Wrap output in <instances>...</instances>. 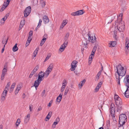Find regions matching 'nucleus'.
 <instances>
[{
    "label": "nucleus",
    "mask_w": 129,
    "mask_h": 129,
    "mask_svg": "<svg viewBox=\"0 0 129 129\" xmlns=\"http://www.w3.org/2000/svg\"><path fill=\"white\" fill-rule=\"evenodd\" d=\"M47 39L45 38H43L41 40L40 43V46H42L45 42Z\"/></svg>",
    "instance_id": "393cba45"
},
{
    "label": "nucleus",
    "mask_w": 129,
    "mask_h": 129,
    "mask_svg": "<svg viewBox=\"0 0 129 129\" xmlns=\"http://www.w3.org/2000/svg\"><path fill=\"white\" fill-rule=\"evenodd\" d=\"M6 68L7 67L6 66V65H5L4 66L3 69V70L2 72V75H3H3L5 76L6 75L7 71V69Z\"/></svg>",
    "instance_id": "6ab92c4d"
},
{
    "label": "nucleus",
    "mask_w": 129,
    "mask_h": 129,
    "mask_svg": "<svg viewBox=\"0 0 129 129\" xmlns=\"http://www.w3.org/2000/svg\"><path fill=\"white\" fill-rule=\"evenodd\" d=\"M129 44V41L128 38L127 37L125 39V44Z\"/></svg>",
    "instance_id": "37998d69"
},
{
    "label": "nucleus",
    "mask_w": 129,
    "mask_h": 129,
    "mask_svg": "<svg viewBox=\"0 0 129 129\" xmlns=\"http://www.w3.org/2000/svg\"><path fill=\"white\" fill-rule=\"evenodd\" d=\"M102 84V82H100L97 85V86L98 87H99L100 88L101 87V85Z\"/></svg>",
    "instance_id": "5fc2aeb1"
},
{
    "label": "nucleus",
    "mask_w": 129,
    "mask_h": 129,
    "mask_svg": "<svg viewBox=\"0 0 129 129\" xmlns=\"http://www.w3.org/2000/svg\"><path fill=\"white\" fill-rule=\"evenodd\" d=\"M45 75L44 73L43 72H41L38 74V77L37 79L41 81H42V78L44 77Z\"/></svg>",
    "instance_id": "9d476101"
},
{
    "label": "nucleus",
    "mask_w": 129,
    "mask_h": 129,
    "mask_svg": "<svg viewBox=\"0 0 129 129\" xmlns=\"http://www.w3.org/2000/svg\"><path fill=\"white\" fill-rule=\"evenodd\" d=\"M10 82H8L7 83L6 85V86L5 88V89L6 90L8 91V88L10 86Z\"/></svg>",
    "instance_id": "72a5a7b5"
},
{
    "label": "nucleus",
    "mask_w": 129,
    "mask_h": 129,
    "mask_svg": "<svg viewBox=\"0 0 129 129\" xmlns=\"http://www.w3.org/2000/svg\"><path fill=\"white\" fill-rule=\"evenodd\" d=\"M97 49V47L96 46H94L92 49V51H93L95 52V51L96 49Z\"/></svg>",
    "instance_id": "bf43d9fd"
},
{
    "label": "nucleus",
    "mask_w": 129,
    "mask_h": 129,
    "mask_svg": "<svg viewBox=\"0 0 129 129\" xmlns=\"http://www.w3.org/2000/svg\"><path fill=\"white\" fill-rule=\"evenodd\" d=\"M52 113V112L50 111L49 112L48 114L47 115V116L46 117V118L48 120L51 117Z\"/></svg>",
    "instance_id": "a878e982"
},
{
    "label": "nucleus",
    "mask_w": 129,
    "mask_h": 129,
    "mask_svg": "<svg viewBox=\"0 0 129 129\" xmlns=\"http://www.w3.org/2000/svg\"><path fill=\"white\" fill-rule=\"evenodd\" d=\"M33 31L32 30H30L29 32V36L31 37L33 35Z\"/></svg>",
    "instance_id": "864d4df0"
},
{
    "label": "nucleus",
    "mask_w": 129,
    "mask_h": 129,
    "mask_svg": "<svg viewBox=\"0 0 129 129\" xmlns=\"http://www.w3.org/2000/svg\"><path fill=\"white\" fill-rule=\"evenodd\" d=\"M116 68L117 73H115V75L117 79H118V77H120V76L123 77L125 75L126 73V70L124 69L120 64H119L117 67H116Z\"/></svg>",
    "instance_id": "f257e3e1"
},
{
    "label": "nucleus",
    "mask_w": 129,
    "mask_h": 129,
    "mask_svg": "<svg viewBox=\"0 0 129 129\" xmlns=\"http://www.w3.org/2000/svg\"><path fill=\"white\" fill-rule=\"evenodd\" d=\"M21 122L20 119L19 118L17 119V122L16 123V125L17 127L18 126L19 124H20Z\"/></svg>",
    "instance_id": "c756f323"
},
{
    "label": "nucleus",
    "mask_w": 129,
    "mask_h": 129,
    "mask_svg": "<svg viewBox=\"0 0 129 129\" xmlns=\"http://www.w3.org/2000/svg\"><path fill=\"white\" fill-rule=\"evenodd\" d=\"M92 55H90L89 56V61L90 60H91L92 59Z\"/></svg>",
    "instance_id": "e2e57ef3"
},
{
    "label": "nucleus",
    "mask_w": 129,
    "mask_h": 129,
    "mask_svg": "<svg viewBox=\"0 0 129 129\" xmlns=\"http://www.w3.org/2000/svg\"><path fill=\"white\" fill-rule=\"evenodd\" d=\"M20 90L19 89H18L16 88V89L15 91V94H17L19 92Z\"/></svg>",
    "instance_id": "3c124183"
},
{
    "label": "nucleus",
    "mask_w": 129,
    "mask_h": 129,
    "mask_svg": "<svg viewBox=\"0 0 129 129\" xmlns=\"http://www.w3.org/2000/svg\"><path fill=\"white\" fill-rule=\"evenodd\" d=\"M7 4L5 2H4V5L3 6L1 9V11H3L8 6H7Z\"/></svg>",
    "instance_id": "cd10ccee"
},
{
    "label": "nucleus",
    "mask_w": 129,
    "mask_h": 129,
    "mask_svg": "<svg viewBox=\"0 0 129 129\" xmlns=\"http://www.w3.org/2000/svg\"><path fill=\"white\" fill-rule=\"evenodd\" d=\"M113 37L116 40H118V38L117 37V35H114Z\"/></svg>",
    "instance_id": "0e129e2a"
},
{
    "label": "nucleus",
    "mask_w": 129,
    "mask_h": 129,
    "mask_svg": "<svg viewBox=\"0 0 129 129\" xmlns=\"http://www.w3.org/2000/svg\"><path fill=\"white\" fill-rule=\"evenodd\" d=\"M6 17H5L3 18L2 19V20H3V24L4 23V21L6 20L7 19L6 18Z\"/></svg>",
    "instance_id": "338daca9"
},
{
    "label": "nucleus",
    "mask_w": 129,
    "mask_h": 129,
    "mask_svg": "<svg viewBox=\"0 0 129 129\" xmlns=\"http://www.w3.org/2000/svg\"><path fill=\"white\" fill-rule=\"evenodd\" d=\"M78 15H82L83 14L84 12L82 10H80L77 11Z\"/></svg>",
    "instance_id": "7c9ffc66"
},
{
    "label": "nucleus",
    "mask_w": 129,
    "mask_h": 129,
    "mask_svg": "<svg viewBox=\"0 0 129 129\" xmlns=\"http://www.w3.org/2000/svg\"><path fill=\"white\" fill-rule=\"evenodd\" d=\"M33 106L32 105L30 104L29 106V109L30 112L33 111Z\"/></svg>",
    "instance_id": "79ce46f5"
},
{
    "label": "nucleus",
    "mask_w": 129,
    "mask_h": 129,
    "mask_svg": "<svg viewBox=\"0 0 129 129\" xmlns=\"http://www.w3.org/2000/svg\"><path fill=\"white\" fill-rule=\"evenodd\" d=\"M53 67V63L51 64L47 68L46 70L44 73L45 76L46 77L48 76L49 74L51 71Z\"/></svg>",
    "instance_id": "20e7f679"
},
{
    "label": "nucleus",
    "mask_w": 129,
    "mask_h": 129,
    "mask_svg": "<svg viewBox=\"0 0 129 129\" xmlns=\"http://www.w3.org/2000/svg\"><path fill=\"white\" fill-rule=\"evenodd\" d=\"M111 116L113 117V121H115V122H117L116 119L115 118V115H112Z\"/></svg>",
    "instance_id": "de8ad7c7"
},
{
    "label": "nucleus",
    "mask_w": 129,
    "mask_h": 129,
    "mask_svg": "<svg viewBox=\"0 0 129 129\" xmlns=\"http://www.w3.org/2000/svg\"><path fill=\"white\" fill-rule=\"evenodd\" d=\"M100 75V74H97L96 76V80H98L99 79V76Z\"/></svg>",
    "instance_id": "6e6d98bb"
},
{
    "label": "nucleus",
    "mask_w": 129,
    "mask_h": 129,
    "mask_svg": "<svg viewBox=\"0 0 129 129\" xmlns=\"http://www.w3.org/2000/svg\"><path fill=\"white\" fill-rule=\"evenodd\" d=\"M41 81L38 79L35 81L34 86L35 87L36 90H37V88L38 87Z\"/></svg>",
    "instance_id": "f8f14e48"
},
{
    "label": "nucleus",
    "mask_w": 129,
    "mask_h": 129,
    "mask_svg": "<svg viewBox=\"0 0 129 129\" xmlns=\"http://www.w3.org/2000/svg\"><path fill=\"white\" fill-rule=\"evenodd\" d=\"M31 10V7L30 6L27 7L24 12V17H27L30 13Z\"/></svg>",
    "instance_id": "0eeeda50"
},
{
    "label": "nucleus",
    "mask_w": 129,
    "mask_h": 129,
    "mask_svg": "<svg viewBox=\"0 0 129 129\" xmlns=\"http://www.w3.org/2000/svg\"><path fill=\"white\" fill-rule=\"evenodd\" d=\"M39 66L38 65H37L35 68L33 70H34V71H36V72L39 69Z\"/></svg>",
    "instance_id": "4c0bfd02"
},
{
    "label": "nucleus",
    "mask_w": 129,
    "mask_h": 129,
    "mask_svg": "<svg viewBox=\"0 0 129 129\" xmlns=\"http://www.w3.org/2000/svg\"><path fill=\"white\" fill-rule=\"evenodd\" d=\"M114 105L113 104H111L110 106V108L109 109L111 115H114L115 113V110Z\"/></svg>",
    "instance_id": "1a4fd4ad"
},
{
    "label": "nucleus",
    "mask_w": 129,
    "mask_h": 129,
    "mask_svg": "<svg viewBox=\"0 0 129 129\" xmlns=\"http://www.w3.org/2000/svg\"><path fill=\"white\" fill-rule=\"evenodd\" d=\"M71 15L72 16H77V12L76 11L75 12H73L71 14Z\"/></svg>",
    "instance_id": "49530a36"
},
{
    "label": "nucleus",
    "mask_w": 129,
    "mask_h": 129,
    "mask_svg": "<svg viewBox=\"0 0 129 129\" xmlns=\"http://www.w3.org/2000/svg\"><path fill=\"white\" fill-rule=\"evenodd\" d=\"M67 84V81L65 79H64L63 81L62 82V85H66Z\"/></svg>",
    "instance_id": "c03bdc74"
},
{
    "label": "nucleus",
    "mask_w": 129,
    "mask_h": 129,
    "mask_svg": "<svg viewBox=\"0 0 129 129\" xmlns=\"http://www.w3.org/2000/svg\"><path fill=\"white\" fill-rule=\"evenodd\" d=\"M30 117L29 114H28L25 117L24 120V122L25 123H27L29 121Z\"/></svg>",
    "instance_id": "dca6fc26"
},
{
    "label": "nucleus",
    "mask_w": 129,
    "mask_h": 129,
    "mask_svg": "<svg viewBox=\"0 0 129 129\" xmlns=\"http://www.w3.org/2000/svg\"><path fill=\"white\" fill-rule=\"evenodd\" d=\"M114 99L116 105L122 104V101L118 95H115L114 96Z\"/></svg>",
    "instance_id": "423d86ee"
},
{
    "label": "nucleus",
    "mask_w": 129,
    "mask_h": 129,
    "mask_svg": "<svg viewBox=\"0 0 129 129\" xmlns=\"http://www.w3.org/2000/svg\"><path fill=\"white\" fill-rule=\"evenodd\" d=\"M36 72V71L34 70H33L31 73V74L33 75Z\"/></svg>",
    "instance_id": "774afa93"
},
{
    "label": "nucleus",
    "mask_w": 129,
    "mask_h": 129,
    "mask_svg": "<svg viewBox=\"0 0 129 129\" xmlns=\"http://www.w3.org/2000/svg\"><path fill=\"white\" fill-rule=\"evenodd\" d=\"M42 109V107L41 106H40L38 108L37 111H41Z\"/></svg>",
    "instance_id": "052dcab7"
},
{
    "label": "nucleus",
    "mask_w": 129,
    "mask_h": 129,
    "mask_svg": "<svg viewBox=\"0 0 129 129\" xmlns=\"http://www.w3.org/2000/svg\"><path fill=\"white\" fill-rule=\"evenodd\" d=\"M9 39L8 37L6 38L5 36L3 37L2 40V43L3 44H4V45H6L7 44Z\"/></svg>",
    "instance_id": "ddd939ff"
},
{
    "label": "nucleus",
    "mask_w": 129,
    "mask_h": 129,
    "mask_svg": "<svg viewBox=\"0 0 129 129\" xmlns=\"http://www.w3.org/2000/svg\"><path fill=\"white\" fill-rule=\"evenodd\" d=\"M113 47H115L116 45V41H111V43L109 44Z\"/></svg>",
    "instance_id": "bb28decb"
},
{
    "label": "nucleus",
    "mask_w": 129,
    "mask_h": 129,
    "mask_svg": "<svg viewBox=\"0 0 129 129\" xmlns=\"http://www.w3.org/2000/svg\"><path fill=\"white\" fill-rule=\"evenodd\" d=\"M17 44L16 43L13 48V50L14 52L17 51L18 50V48L17 47Z\"/></svg>",
    "instance_id": "5701e85b"
},
{
    "label": "nucleus",
    "mask_w": 129,
    "mask_h": 129,
    "mask_svg": "<svg viewBox=\"0 0 129 129\" xmlns=\"http://www.w3.org/2000/svg\"><path fill=\"white\" fill-rule=\"evenodd\" d=\"M39 50V47H37L36 49V50L34 51V57H35L36 56V55L37 54L38 51Z\"/></svg>",
    "instance_id": "b1692460"
},
{
    "label": "nucleus",
    "mask_w": 129,
    "mask_h": 129,
    "mask_svg": "<svg viewBox=\"0 0 129 129\" xmlns=\"http://www.w3.org/2000/svg\"><path fill=\"white\" fill-rule=\"evenodd\" d=\"M70 34L69 33H67L65 36V38H64V40H68V39L69 36Z\"/></svg>",
    "instance_id": "473e14b6"
},
{
    "label": "nucleus",
    "mask_w": 129,
    "mask_h": 129,
    "mask_svg": "<svg viewBox=\"0 0 129 129\" xmlns=\"http://www.w3.org/2000/svg\"><path fill=\"white\" fill-rule=\"evenodd\" d=\"M90 32H88L87 34L88 38V40L92 43H94L96 41V38L94 36H91L90 34Z\"/></svg>",
    "instance_id": "39448f33"
},
{
    "label": "nucleus",
    "mask_w": 129,
    "mask_h": 129,
    "mask_svg": "<svg viewBox=\"0 0 129 129\" xmlns=\"http://www.w3.org/2000/svg\"><path fill=\"white\" fill-rule=\"evenodd\" d=\"M62 94H61V93L59 95V96H58L56 98V101L59 103L61 101L62 99Z\"/></svg>",
    "instance_id": "412c9836"
},
{
    "label": "nucleus",
    "mask_w": 129,
    "mask_h": 129,
    "mask_svg": "<svg viewBox=\"0 0 129 129\" xmlns=\"http://www.w3.org/2000/svg\"><path fill=\"white\" fill-rule=\"evenodd\" d=\"M8 92V90L4 89L1 95V98L2 100L4 101L5 100V97L7 95Z\"/></svg>",
    "instance_id": "9b49d317"
},
{
    "label": "nucleus",
    "mask_w": 129,
    "mask_h": 129,
    "mask_svg": "<svg viewBox=\"0 0 129 129\" xmlns=\"http://www.w3.org/2000/svg\"><path fill=\"white\" fill-rule=\"evenodd\" d=\"M124 95L127 98H129V88H127L124 93Z\"/></svg>",
    "instance_id": "aec40b11"
},
{
    "label": "nucleus",
    "mask_w": 129,
    "mask_h": 129,
    "mask_svg": "<svg viewBox=\"0 0 129 129\" xmlns=\"http://www.w3.org/2000/svg\"><path fill=\"white\" fill-rule=\"evenodd\" d=\"M43 19L45 24L49 22V19L46 15H45L43 17Z\"/></svg>",
    "instance_id": "2eb2a0df"
},
{
    "label": "nucleus",
    "mask_w": 129,
    "mask_h": 129,
    "mask_svg": "<svg viewBox=\"0 0 129 129\" xmlns=\"http://www.w3.org/2000/svg\"><path fill=\"white\" fill-rule=\"evenodd\" d=\"M116 78V81L117 82L118 84L119 85H120V77H117L118 79H117V78Z\"/></svg>",
    "instance_id": "c9c22d12"
},
{
    "label": "nucleus",
    "mask_w": 129,
    "mask_h": 129,
    "mask_svg": "<svg viewBox=\"0 0 129 129\" xmlns=\"http://www.w3.org/2000/svg\"><path fill=\"white\" fill-rule=\"evenodd\" d=\"M50 57V56H48V55H47L45 59V60L44 61V62H45L47 60H48L49 59Z\"/></svg>",
    "instance_id": "603ef678"
},
{
    "label": "nucleus",
    "mask_w": 129,
    "mask_h": 129,
    "mask_svg": "<svg viewBox=\"0 0 129 129\" xmlns=\"http://www.w3.org/2000/svg\"><path fill=\"white\" fill-rule=\"evenodd\" d=\"M71 67L70 69L71 71H73L75 70L77 66H75L73 64H71Z\"/></svg>",
    "instance_id": "2f4dec72"
},
{
    "label": "nucleus",
    "mask_w": 129,
    "mask_h": 129,
    "mask_svg": "<svg viewBox=\"0 0 129 129\" xmlns=\"http://www.w3.org/2000/svg\"><path fill=\"white\" fill-rule=\"evenodd\" d=\"M53 101V100H51L49 103V104L48 105V106L49 107H50V106H51V104L52 103Z\"/></svg>",
    "instance_id": "8fccbe9b"
},
{
    "label": "nucleus",
    "mask_w": 129,
    "mask_h": 129,
    "mask_svg": "<svg viewBox=\"0 0 129 129\" xmlns=\"http://www.w3.org/2000/svg\"><path fill=\"white\" fill-rule=\"evenodd\" d=\"M122 104H120L119 105H116V107L117 108V112H120L122 109Z\"/></svg>",
    "instance_id": "a211bd4d"
},
{
    "label": "nucleus",
    "mask_w": 129,
    "mask_h": 129,
    "mask_svg": "<svg viewBox=\"0 0 129 129\" xmlns=\"http://www.w3.org/2000/svg\"><path fill=\"white\" fill-rule=\"evenodd\" d=\"M69 91V88H66L65 90L64 95H66L67 94L68 92Z\"/></svg>",
    "instance_id": "f704fd0d"
},
{
    "label": "nucleus",
    "mask_w": 129,
    "mask_h": 129,
    "mask_svg": "<svg viewBox=\"0 0 129 129\" xmlns=\"http://www.w3.org/2000/svg\"><path fill=\"white\" fill-rule=\"evenodd\" d=\"M127 121V117L125 114H121L119 116V124L120 127L123 126Z\"/></svg>",
    "instance_id": "f03ea898"
},
{
    "label": "nucleus",
    "mask_w": 129,
    "mask_h": 129,
    "mask_svg": "<svg viewBox=\"0 0 129 129\" xmlns=\"http://www.w3.org/2000/svg\"><path fill=\"white\" fill-rule=\"evenodd\" d=\"M25 20L24 19H23V20H22L20 22V27H23L24 25L25 24Z\"/></svg>",
    "instance_id": "c85d7f7f"
},
{
    "label": "nucleus",
    "mask_w": 129,
    "mask_h": 129,
    "mask_svg": "<svg viewBox=\"0 0 129 129\" xmlns=\"http://www.w3.org/2000/svg\"><path fill=\"white\" fill-rule=\"evenodd\" d=\"M123 82L124 85L129 88V75H127L125 76L123 80Z\"/></svg>",
    "instance_id": "6e6552de"
},
{
    "label": "nucleus",
    "mask_w": 129,
    "mask_h": 129,
    "mask_svg": "<svg viewBox=\"0 0 129 129\" xmlns=\"http://www.w3.org/2000/svg\"><path fill=\"white\" fill-rule=\"evenodd\" d=\"M84 84V83L81 82L79 84V87L80 88H81Z\"/></svg>",
    "instance_id": "a18cd8bd"
},
{
    "label": "nucleus",
    "mask_w": 129,
    "mask_h": 129,
    "mask_svg": "<svg viewBox=\"0 0 129 129\" xmlns=\"http://www.w3.org/2000/svg\"><path fill=\"white\" fill-rule=\"evenodd\" d=\"M42 22V20L41 19H40L39 20V21L38 23V27H40L41 25Z\"/></svg>",
    "instance_id": "58836bf2"
},
{
    "label": "nucleus",
    "mask_w": 129,
    "mask_h": 129,
    "mask_svg": "<svg viewBox=\"0 0 129 129\" xmlns=\"http://www.w3.org/2000/svg\"><path fill=\"white\" fill-rule=\"evenodd\" d=\"M60 120V118L59 117H57L56 119V122H57V123H58V122Z\"/></svg>",
    "instance_id": "13d9d810"
},
{
    "label": "nucleus",
    "mask_w": 129,
    "mask_h": 129,
    "mask_svg": "<svg viewBox=\"0 0 129 129\" xmlns=\"http://www.w3.org/2000/svg\"><path fill=\"white\" fill-rule=\"evenodd\" d=\"M16 83H13L12 84L10 89L11 90L12 89H13L14 88V87L16 85Z\"/></svg>",
    "instance_id": "a19ab883"
},
{
    "label": "nucleus",
    "mask_w": 129,
    "mask_h": 129,
    "mask_svg": "<svg viewBox=\"0 0 129 129\" xmlns=\"http://www.w3.org/2000/svg\"><path fill=\"white\" fill-rule=\"evenodd\" d=\"M22 86L21 84H19L18 85L16 88L18 89H19L20 90Z\"/></svg>",
    "instance_id": "ea45409f"
},
{
    "label": "nucleus",
    "mask_w": 129,
    "mask_h": 129,
    "mask_svg": "<svg viewBox=\"0 0 129 129\" xmlns=\"http://www.w3.org/2000/svg\"><path fill=\"white\" fill-rule=\"evenodd\" d=\"M11 0H7V2L5 3L7 4V6H8L9 5L10 2Z\"/></svg>",
    "instance_id": "680f3d73"
},
{
    "label": "nucleus",
    "mask_w": 129,
    "mask_h": 129,
    "mask_svg": "<svg viewBox=\"0 0 129 129\" xmlns=\"http://www.w3.org/2000/svg\"><path fill=\"white\" fill-rule=\"evenodd\" d=\"M122 16L123 14L122 13H120L119 14V15L117 17V20L115 21L116 24L118 23V21H122Z\"/></svg>",
    "instance_id": "4468645a"
},
{
    "label": "nucleus",
    "mask_w": 129,
    "mask_h": 129,
    "mask_svg": "<svg viewBox=\"0 0 129 129\" xmlns=\"http://www.w3.org/2000/svg\"><path fill=\"white\" fill-rule=\"evenodd\" d=\"M100 88V87L97 86L96 88L95 89V91L96 92H97L99 90Z\"/></svg>",
    "instance_id": "69168bd1"
},
{
    "label": "nucleus",
    "mask_w": 129,
    "mask_h": 129,
    "mask_svg": "<svg viewBox=\"0 0 129 129\" xmlns=\"http://www.w3.org/2000/svg\"><path fill=\"white\" fill-rule=\"evenodd\" d=\"M68 42V40H65L64 43L61 46L63 47V49H65L67 45Z\"/></svg>",
    "instance_id": "4be33fe9"
},
{
    "label": "nucleus",
    "mask_w": 129,
    "mask_h": 129,
    "mask_svg": "<svg viewBox=\"0 0 129 129\" xmlns=\"http://www.w3.org/2000/svg\"><path fill=\"white\" fill-rule=\"evenodd\" d=\"M115 24H117V28L119 32H123L124 30L125 26L123 21H118V23Z\"/></svg>",
    "instance_id": "7ed1b4c3"
},
{
    "label": "nucleus",
    "mask_w": 129,
    "mask_h": 129,
    "mask_svg": "<svg viewBox=\"0 0 129 129\" xmlns=\"http://www.w3.org/2000/svg\"><path fill=\"white\" fill-rule=\"evenodd\" d=\"M78 63V62L76 60H74L73 61L71 64L75 66H77V64Z\"/></svg>",
    "instance_id": "e433bc0d"
},
{
    "label": "nucleus",
    "mask_w": 129,
    "mask_h": 129,
    "mask_svg": "<svg viewBox=\"0 0 129 129\" xmlns=\"http://www.w3.org/2000/svg\"><path fill=\"white\" fill-rule=\"evenodd\" d=\"M122 9L124 10H126L127 7L125 5H124V4H122Z\"/></svg>",
    "instance_id": "09e8293b"
},
{
    "label": "nucleus",
    "mask_w": 129,
    "mask_h": 129,
    "mask_svg": "<svg viewBox=\"0 0 129 129\" xmlns=\"http://www.w3.org/2000/svg\"><path fill=\"white\" fill-rule=\"evenodd\" d=\"M45 5V2H42V3H41V5L42 7H44Z\"/></svg>",
    "instance_id": "4d7b16f0"
},
{
    "label": "nucleus",
    "mask_w": 129,
    "mask_h": 129,
    "mask_svg": "<svg viewBox=\"0 0 129 129\" xmlns=\"http://www.w3.org/2000/svg\"><path fill=\"white\" fill-rule=\"evenodd\" d=\"M68 20L67 19L63 20L62 23L61 24L60 27L63 28L64 27L67 23Z\"/></svg>",
    "instance_id": "f3484780"
}]
</instances>
